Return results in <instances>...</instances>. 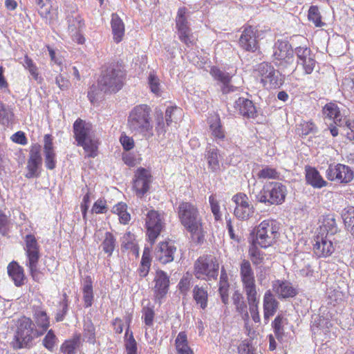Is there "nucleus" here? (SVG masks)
I'll return each instance as SVG.
<instances>
[{"label":"nucleus","instance_id":"f257e3e1","mask_svg":"<svg viewBox=\"0 0 354 354\" xmlns=\"http://www.w3.org/2000/svg\"><path fill=\"white\" fill-rule=\"evenodd\" d=\"M178 218L185 231L189 234V239L195 244H202L205 241V232L203 218L197 207L191 203L183 202L178 207Z\"/></svg>","mask_w":354,"mask_h":354},{"label":"nucleus","instance_id":"f03ea898","mask_svg":"<svg viewBox=\"0 0 354 354\" xmlns=\"http://www.w3.org/2000/svg\"><path fill=\"white\" fill-rule=\"evenodd\" d=\"M280 223L274 219L261 221L252 231L253 243L262 248L272 246L277 241L279 233Z\"/></svg>","mask_w":354,"mask_h":354},{"label":"nucleus","instance_id":"7ed1b4c3","mask_svg":"<svg viewBox=\"0 0 354 354\" xmlns=\"http://www.w3.org/2000/svg\"><path fill=\"white\" fill-rule=\"evenodd\" d=\"M125 75L122 66L110 65L102 72L98 80L99 89L105 93L118 92L123 86Z\"/></svg>","mask_w":354,"mask_h":354},{"label":"nucleus","instance_id":"20e7f679","mask_svg":"<svg viewBox=\"0 0 354 354\" xmlns=\"http://www.w3.org/2000/svg\"><path fill=\"white\" fill-rule=\"evenodd\" d=\"M75 138L77 145L83 147L88 157L97 156V142L91 136L92 124L78 119L73 124Z\"/></svg>","mask_w":354,"mask_h":354},{"label":"nucleus","instance_id":"39448f33","mask_svg":"<svg viewBox=\"0 0 354 354\" xmlns=\"http://www.w3.org/2000/svg\"><path fill=\"white\" fill-rule=\"evenodd\" d=\"M287 194L286 186L281 183L272 181L264 184L262 189L256 195V201L268 205H281Z\"/></svg>","mask_w":354,"mask_h":354},{"label":"nucleus","instance_id":"423d86ee","mask_svg":"<svg viewBox=\"0 0 354 354\" xmlns=\"http://www.w3.org/2000/svg\"><path fill=\"white\" fill-rule=\"evenodd\" d=\"M151 109L146 104L135 106L129 113L128 126L135 133H146L152 129L150 118Z\"/></svg>","mask_w":354,"mask_h":354},{"label":"nucleus","instance_id":"0eeeda50","mask_svg":"<svg viewBox=\"0 0 354 354\" xmlns=\"http://www.w3.org/2000/svg\"><path fill=\"white\" fill-rule=\"evenodd\" d=\"M24 241V250L26 256V266L28 268L33 280L39 281L41 278L39 269V261L41 257L39 245L33 234H27Z\"/></svg>","mask_w":354,"mask_h":354},{"label":"nucleus","instance_id":"6e6552de","mask_svg":"<svg viewBox=\"0 0 354 354\" xmlns=\"http://www.w3.org/2000/svg\"><path fill=\"white\" fill-rule=\"evenodd\" d=\"M294 51L287 41L278 40L274 46L273 62L281 72L293 68Z\"/></svg>","mask_w":354,"mask_h":354},{"label":"nucleus","instance_id":"1a4fd4ad","mask_svg":"<svg viewBox=\"0 0 354 354\" xmlns=\"http://www.w3.org/2000/svg\"><path fill=\"white\" fill-rule=\"evenodd\" d=\"M17 329L12 342L16 349L29 346V344L36 336L35 325L32 321L26 317L20 318L17 322Z\"/></svg>","mask_w":354,"mask_h":354},{"label":"nucleus","instance_id":"9d476101","mask_svg":"<svg viewBox=\"0 0 354 354\" xmlns=\"http://www.w3.org/2000/svg\"><path fill=\"white\" fill-rule=\"evenodd\" d=\"M218 268L219 264L214 257L203 255L195 262V276L201 279H214L218 275Z\"/></svg>","mask_w":354,"mask_h":354},{"label":"nucleus","instance_id":"9b49d317","mask_svg":"<svg viewBox=\"0 0 354 354\" xmlns=\"http://www.w3.org/2000/svg\"><path fill=\"white\" fill-rule=\"evenodd\" d=\"M257 71L261 77V81L263 86L269 88H280L284 82V77L280 72L281 70L275 69L270 63L262 62L259 64Z\"/></svg>","mask_w":354,"mask_h":354},{"label":"nucleus","instance_id":"f8f14e48","mask_svg":"<svg viewBox=\"0 0 354 354\" xmlns=\"http://www.w3.org/2000/svg\"><path fill=\"white\" fill-rule=\"evenodd\" d=\"M189 17L185 7L178 9V37L187 47H192L196 44L197 38L189 28Z\"/></svg>","mask_w":354,"mask_h":354},{"label":"nucleus","instance_id":"ddd939ff","mask_svg":"<svg viewBox=\"0 0 354 354\" xmlns=\"http://www.w3.org/2000/svg\"><path fill=\"white\" fill-rule=\"evenodd\" d=\"M328 180L348 183L354 178V169L343 164L330 165L326 171Z\"/></svg>","mask_w":354,"mask_h":354},{"label":"nucleus","instance_id":"4468645a","mask_svg":"<svg viewBox=\"0 0 354 354\" xmlns=\"http://www.w3.org/2000/svg\"><path fill=\"white\" fill-rule=\"evenodd\" d=\"M236 204L234 214L241 221L249 220L254 213V207L249 201L248 196L243 193H239L232 197Z\"/></svg>","mask_w":354,"mask_h":354},{"label":"nucleus","instance_id":"2eb2a0df","mask_svg":"<svg viewBox=\"0 0 354 354\" xmlns=\"http://www.w3.org/2000/svg\"><path fill=\"white\" fill-rule=\"evenodd\" d=\"M314 241L313 251L319 258L330 256L335 250L337 241L336 237H331L330 235L324 236V234L317 235Z\"/></svg>","mask_w":354,"mask_h":354},{"label":"nucleus","instance_id":"dca6fc26","mask_svg":"<svg viewBox=\"0 0 354 354\" xmlns=\"http://www.w3.org/2000/svg\"><path fill=\"white\" fill-rule=\"evenodd\" d=\"M262 32L254 28L249 26L245 28L239 38L240 47L248 52H255L259 48V39Z\"/></svg>","mask_w":354,"mask_h":354},{"label":"nucleus","instance_id":"f3484780","mask_svg":"<svg viewBox=\"0 0 354 354\" xmlns=\"http://www.w3.org/2000/svg\"><path fill=\"white\" fill-rule=\"evenodd\" d=\"M145 225L149 240L153 244L163 228L162 218L158 212L151 210L147 214Z\"/></svg>","mask_w":354,"mask_h":354},{"label":"nucleus","instance_id":"a211bd4d","mask_svg":"<svg viewBox=\"0 0 354 354\" xmlns=\"http://www.w3.org/2000/svg\"><path fill=\"white\" fill-rule=\"evenodd\" d=\"M240 277L245 294L257 292L254 272L248 260H243L240 264Z\"/></svg>","mask_w":354,"mask_h":354},{"label":"nucleus","instance_id":"6ab92c4d","mask_svg":"<svg viewBox=\"0 0 354 354\" xmlns=\"http://www.w3.org/2000/svg\"><path fill=\"white\" fill-rule=\"evenodd\" d=\"M234 72H226L216 66H212L209 73L214 80L217 81L221 85V90L223 94H228L237 90V87L231 84L232 77Z\"/></svg>","mask_w":354,"mask_h":354},{"label":"nucleus","instance_id":"aec40b11","mask_svg":"<svg viewBox=\"0 0 354 354\" xmlns=\"http://www.w3.org/2000/svg\"><path fill=\"white\" fill-rule=\"evenodd\" d=\"M151 182V176L149 171L142 167L138 169L135 173L133 180V189L136 195L142 197L146 194L149 189Z\"/></svg>","mask_w":354,"mask_h":354},{"label":"nucleus","instance_id":"412c9836","mask_svg":"<svg viewBox=\"0 0 354 354\" xmlns=\"http://www.w3.org/2000/svg\"><path fill=\"white\" fill-rule=\"evenodd\" d=\"M176 250L175 245L171 243L161 242L156 249L155 256L160 263L165 264L174 260Z\"/></svg>","mask_w":354,"mask_h":354},{"label":"nucleus","instance_id":"4be33fe9","mask_svg":"<svg viewBox=\"0 0 354 354\" xmlns=\"http://www.w3.org/2000/svg\"><path fill=\"white\" fill-rule=\"evenodd\" d=\"M263 319L268 324L270 317L273 316L278 309L279 302L270 290H267L263 296Z\"/></svg>","mask_w":354,"mask_h":354},{"label":"nucleus","instance_id":"5701e85b","mask_svg":"<svg viewBox=\"0 0 354 354\" xmlns=\"http://www.w3.org/2000/svg\"><path fill=\"white\" fill-rule=\"evenodd\" d=\"M272 287L279 299L293 297L297 294V289L287 281L277 280L274 281Z\"/></svg>","mask_w":354,"mask_h":354},{"label":"nucleus","instance_id":"b1692460","mask_svg":"<svg viewBox=\"0 0 354 354\" xmlns=\"http://www.w3.org/2000/svg\"><path fill=\"white\" fill-rule=\"evenodd\" d=\"M234 108L243 117L254 118L257 117V109L253 102L244 97H239L234 102Z\"/></svg>","mask_w":354,"mask_h":354},{"label":"nucleus","instance_id":"393cba45","mask_svg":"<svg viewBox=\"0 0 354 354\" xmlns=\"http://www.w3.org/2000/svg\"><path fill=\"white\" fill-rule=\"evenodd\" d=\"M305 171L306 183L313 188L320 189L328 185V183L324 180L318 170L315 167L307 166L305 168Z\"/></svg>","mask_w":354,"mask_h":354},{"label":"nucleus","instance_id":"a878e982","mask_svg":"<svg viewBox=\"0 0 354 354\" xmlns=\"http://www.w3.org/2000/svg\"><path fill=\"white\" fill-rule=\"evenodd\" d=\"M44 141L46 166L48 169H53L55 167V153L54 152L53 146V138L51 135H45Z\"/></svg>","mask_w":354,"mask_h":354},{"label":"nucleus","instance_id":"bb28decb","mask_svg":"<svg viewBox=\"0 0 354 354\" xmlns=\"http://www.w3.org/2000/svg\"><path fill=\"white\" fill-rule=\"evenodd\" d=\"M154 290L157 296L160 297H163L167 292L169 288V277L162 270L157 271L154 278Z\"/></svg>","mask_w":354,"mask_h":354},{"label":"nucleus","instance_id":"cd10ccee","mask_svg":"<svg viewBox=\"0 0 354 354\" xmlns=\"http://www.w3.org/2000/svg\"><path fill=\"white\" fill-rule=\"evenodd\" d=\"M208 123L212 135L217 142L223 141L225 137V131L221 124L220 118L218 115L214 114L209 118Z\"/></svg>","mask_w":354,"mask_h":354},{"label":"nucleus","instance_id":"c85d7f7f","mask_svg":"<svg viewBox=\"0 0 354 354\" xmlns=\"http://www.w3.org/2000/svg\"><path fill=\"white\" fill-rule=\"evenodd\" d=\"M219 151L215 147H207L205 153L208 168L214 172L220 169Z\"/></svg>","mask_w":354,"mask_h":354},{"label":"nucleus","instance_id":"c756f323","mask_svg":"<svg viewBox=\"0 0 354 354\" xmlns=\"http://www.w3.org/2000/svg\"><path fill=\"white\" fill-rule=\"evenodd\" d=\"M8 273L13 280L15 286H21L24 284L25 279L24 269L17 263L12 262L8 265Z\"/></svg>","mask_w":354,"mask_h":354},{"label":"nucleus","instance_id":"7c9ffc66","mask_svg":"<svg viewBox=\"0 0 354 354\" xmlns=\"http://www.w3.org/2000/svg\"><path fill=\"white\" fill-rule=\"evenodd\" d=\"M323 115L329 120H333L334 123L338 126L342 124V117L339 109L335 103L329 102L326 104L322 110Z\"/></svg>","mask_w":354,"mask_h":354},{"label":"nucleus","instance_id":"2f4dec72","mask_svg":"<svg viewBox=\"0 0 354 354\" xmlns=\"http://www.w3.org/2000/svg\"><path fill=\"white\" fill-rule=\"evenodd\" d=\"M111 28L114 41L116 43L120 42L124 35V25L117 14H112Z\"/></svg>","mask_w":354,"mask_h":354},{"label":"nucleus","instance_id":"473e14b6","mask_svg":"<svg viewBox=\"0 0 354 354\" xmlns=\"http://www.w3.org/2000/svg\"><path fill=\"white\" fill-rule=\"evenodd\" d=\"M81 345V335L75 334L72 339L66 340L61 346L64 354H75L76 350Z\"/></svg>","mask_w":354,"mask_h":354},{"label":"nucleus","instance_id":"72a5a7b5","mask_svg":"<svg viewBox=\"0 0 354 354\" xmlns=\"http://www.w3.org/2000/svg\"><path fill=\"white\" fill-rule=\"evenodd\" d=\"M249 305V310L253 321L256 323L260 322V315L258 310L259 300L257 299V292L245 294Z\"/></svg>","mask_w":354,"mask_h":354},{"label":"nucleus","instance_id":"f704fd0d","mask_svg":"<svg viewBox=\"0 0 354 354\" xmlns=\"http://www.w3.org/2000/svg\"><path fill=\"white\" fill-rule=\"evenodd\" d=\"M207 291L203 287L196 286L193 290V297L202 309L207 305Z\"/></svg>","mask_w":354,"mask_h":354},{"label":"nucleus","instance_id":"c9c22d12","mask_svg":"<svg viewBox=\"0 0 354 354\" xmlns=\"http://www.w3.org/2000/svg\"><path fill=\"white\" fill-rule=\"evenodd\" d=\"M232 300L236 310L241 314H244L248 318L249 315L247 311V304L244 301L243 295L239 291H235L232 296Z\"/></svg>","mask_w":354,"mask_h":354},{"label":"nucleus","instance_id":"e433bc0d","mask_svg":"<svg viewBox=\"0 0 354 354\" xmlns=\"http://www.w3.org/2000/svg\"><path fill=\"white\" fill-rule=\"evenodd\" d=\"M84 340L90 344H94L95 342V326L91 319L84 320Z\"/></svg>","mask_w":354,"mask_h":354},{"label":"nucleus","instance_id":"4c0bfd02","mask_svg":"<svg viewBox=\"0 0 354 354\" xmlns=\"http://www.w3.org/2000/svg\"><path fill=\"white\" fill-rule=\"evenodd\" d=\"M323 227L327 232L326 236H331L335 237V234L338 231L336 221L333 215L326 216L323 221Z\"/></svg>","mask_w":354,"mask_h":354},{"label":"nucleus","instance_id":"58836bf2","mask_svg":"<svg viewBox=\"0 0 354 354\" xmlns=\"http://www.w3.org/2000/svg\"><path fill=\"white\" fill-rule=\"evenodd\" d=\"M151 266V259L149 252L147 250H145L142 259L140 261V267L138 270V274L140 277H146L149 271Z\"/></svg>","mask_w":354,"mask_h":354},{"label":"nucleus","instance_id":"ea45409f","mask_svg":"<svg viewBox=\"0 0 354 354\" xmlns=\"http://www.w3.org/2000/svg\"><path fill=\"white\" fill-rule=\"evenodd\" d=\"M101 246L103 251L107 254L108 256H111L115 247V239L111 233H105V237L101 244Z\"/></svg>","mask_w":354,"mask_h":354},{"label":"nucleus","instance_id":"a19ab883","mask_svg":"<svg viewBox=\"0 0 354 354\" xmlns=\"http://www.w3.org/2000/svg\"><path fill=\"white\" fill-rule=\"evenodd\" d=\"M280 174L274 168L266 166L257 174L259 179H279Z\"/></svg>","mask_w":354,"mask_h":354},{"label":"nucleus","instance_id":"79ce46f5","mask_svg":"<svg viewBox=\"0 0 354 354\" xmlns=\"http://www.w3.org/2000/svg\"><path fill=\"white\" fill-rule=\"evenodd\" d=\"M125 348L127 354H137V343L133 337V333H129L128 327L125 333Z\"/></svg>","mask_w":354,"mask_h":354},{"label":"nucleus","instance_id":"37998d69","mask_svg":"<svg viewBox=\"0 0 354 354\" xmlns=\"http://www.w3.org/2000/svg\"><path fill=\"white\" fill-rule=\"evenodd\" d=\"M308 19L312 21L316 27H322L324 23L322 21V16L319 8L316 6H311L308 10Z\"/></svg>","mask_w":354,"mask_h":354},{"label":"nucleus","instance_id":"c03bdc74","mask_svg":"<svg viewBox=\"0 0 354 354\" xmlns=\"http://www.w3.org/2000/svg\"><path fill=\"white\" fill-rule=\"evenodd\" d=\"M84 300L86 308L91 306L93 300V286L91 280L86 279L83 288Z\"/></svg>","mask_w":354,"mask_h":354},{"label":"nucleus","instance_id":"a18cd8bd","mask_svg":"<svg viewBox=\"0 0 354 354\" xmlns=\"http://www.w3.org/2000/svg\"><path fill=\"white\" fill-rule=\"evenodd\" d=\"M258 246L259 245H256L252 242V245L249 249V254L252 261L255 265H259L264 261L265 254L258 248Z\"/></svg>","mask_w":354,"mask_h":354},{"label":"nucleus","instance_id":"49530a36","mask_svg":"<svg viewBox=\"0 0 354 354\" xmlns=\"http://www.w3.org/2000/svg\"><path fill=\"white\" fill-rule=\"evenodd\" d=\"M178 354H194L188 345L187 335L184 332L178 333Z\"/></svg>","mask_w":354,"mask_h":354},{"label":"nucleus","instance_id":"de8ad7c7","mask_svg":"<svg viewBox=\"0 0 354 354\" xmlns=\"http://www.w3.org/2000/svg\"><path fill=\"white\" fill-rule=\"evenodd\" d=\"M316 61L314 59V56L310 58H308L307 59L303 60L299 63H297V65L296 68L292 71V72H295V71L299 68L300 66H301L302 69L304 71L305 75H308L312 73V72L314 70V68L315 66Z\"/></svg>","mask_w":354,"mask_h":354},{"label":"nucleus","instance_id":"09e8293b","mask_svg":"<svg viewBox=\"0 0 354 354\" xmlns=\"http://www.w3.org/2000/svg\"><path fill=\"white\" fill-rule=\"evenodd\" d=\"M192 279V274L189 272H187L183 276L178 283V290L181 294L186 295L187 293L190 289Z\"/></svg>","mask_w":354,"mask_h":354},{"label":"nucleus","instance_id":"8fccbe9b","mask_svg":"<svg viewBox=\"0 0 354 354\" xmlns=\"http://www.w3.org/2000/svg\"><path fill=\"white\" fill-rule=\"evenodd\" d=\"M68 29L71 32H75L82 26V20L77 13H73L67 17Z\"/></svg>","mask_w":354,"mask_h":354},{"label":"nucleus","instance_id":"3c124183","mask_svg":"<svg viewBox=\"0 0 354 354\" xmlns=\"http://www.w3.org/2000/svg\"><path fill=\"white\" fill-rule=\"evenodd\" d=\"M35 317L38 326L41 327L44 330H46L49 326V319L46 312L41 310H36L35 313Z\"/></svg>","mask_w":354,"mask_h":354},{"label":"nucleus","instance_id":"603ef678","mask_svg":"<svg viewBox=\"0 0 354 354\" xmlns=\"http://www.w3.org/2000/svg\"><path fill=\"white\" fill-rule=\"evenodd\" d=\"M134 241V234H133L130 232H127L123 236L122 245L127 250L136 251L138 250V248Z\"/></svg>","mask_w":354,"mask_h":354},{"label":"nucleus","instance_id":"864d4df0","mask_svg":"<svg viewBox=\"0 0 354 354\" xmlns=\"http://www.w3.org/2000/svg\"><path fill=\"white\" fill-rule=\"evenodd\" d=\"M14 114L8 106L0 112V124L5 127H9L13 120Z\"/></svg>","mask_w":354,"mask_h":354},{"label":"nucleus","instance_id":"5fc2aeb1","mask_svg":"<svg viewBox=\"0 0 354 354\" xmlns=\"http://www.w3.org/2000/svg\"><path fill=\"white\" fill-rule=\"evenodd\" d=\"M342 216L346 227L354 225V207L345 208L342 212Z\"/></svg>","mask_w":354,"mask_h":354},{"label":"nucleus","instance_id":"6e6d98bb","mask_svg":"<svg viewBox=\"0 0 354 354\" xmlns=\"http://www.w3.org/2000/svg\"><path fill=\"white\" fill-rule=\"evenodd\" d=\"M272 326L276 337L279 340L283 334V317L280 315L277 316L272 322Z\"/></svg>","mask_w":354,"mask_h":354},{"label":"nucleus","instance_id":"4d7b16f0","mask_svg":"<svg viewBox=\"0 0 354 354\" xmlns=\"http://www.w3.org/2000/svg\"><path fill=\"white\" fill-rule=\"evenodd\" d=\"M148 82L151 92L157 95H160L161 90L160 80L158 77L153 73H150L148 77Z\"/></svg>","mask_w":354,"mask_h":354},{"label":"nucleus","instance_id":"13d9d810","mask_svg":"<svg viewBox=\"0 0 354 354\" xmlns=\"http://www.w3.org/2000/svg\"><path fill=\"white\" fill-rule=\"evenodd\" d=\"M295 54L297 56V63L313 57L310 48L306 46H299L295 48Z\"/></svg>","mask_w":354,"mask_h":354},{"label":"nucleus","instance_id":"bf43d9fd","mask_svg":"<svg viewBox=\"0 0 354 354\" xmlns=\"http://www.w3.org/2000/svg\"><path fill=\"white\" fill-rule=\"evenodd\" d=\"M209 202L210 204L211 211L214 216L215 220H221V214L220 212V205L218 201L216 199L214 195H211L209 197Z\"/></svg>","mask_w":354,"mask_h":354},{"label":"nucleus","instance_id":"052dcab7","mask_svg":"<svg viewBox=\"0 0 354 354\" xmlns=\"http://www.w3.org/2000/svg\"><path fill=\"white\" fill-rule=\"evenodd\" d=\"M56 337L52 330H50L43 339L44 346L49 351L54 348Z\"/></svg>","mask_w":354,"mask_h":354},{"label":"nucleus","instance_id":"680f3d73","mask_svg":"<svg viewBox=\"0 0 354 354\" xmlns=\"http://www.w3.org/2000/svg\"><path fill=\"white\" fill-rule=\"evenodd\" d=\"M142 317L146 325L151 326L153 323L154 311L149 307H144L142 309Z\"/></svg>","mask_w":354,"mask_h":354},{"label":"nucleus","instance_id":"e2e57ef3","mask_svg":"<svg viewBox=\"0 0 354 354\" xmlns=\"http://www.w3.org/2000/svg\"><path fill=\"white\" fill-rule=\"evenodd\" d=\"M228 289L229 283L228 281L219 282V293L222 299V301L226 304L228 302Z\"/></svg>","mask_w":354,"mask_h":354},{"label":"nucleus","instance_id":"0e129e2a","mask_svg":"<svg viewBox=\"0 0 354 354\" xmlns=\"http://www.w3.org/2000/svg\"><path fill=\"white\" fill-rule=\"evenodd\" d=\"M107 211V206L106 204V201L102 199H98L95 202L93 207L92 212L95 214H103Z\"/></svg>","mask_w":354,"mask_h":354},{"label":"nucleus","instance_id":"69168bd1","mask_svg":"<svg viewBox=\"0 0 354 354\" xmlns=\"http://www.w3.org/2000/svg\"><path fill=\"white\" fill-rule=\"evenodd\" d=\"M55 83L58 87L62 90H66L69 88L71 84L66 77H64L62 74H59L55 78Z\"/></svg>","mask_w":354,"mask_h":354},{"label":"nucleus","instance_id":"338daca9","mask_svg":"<svg viewBox=\"0 0 354 354\" xmlns=\"http://www.w3.org/2000/svg\"><path fill=\"white\" fill-rule=\"evenodd\" d=\"M41 162H35L32 161L28 162L27 168L28 169V174L26 176L28 178H33L37 175V169Z\"/></svg>","mask_w":354,"mask_h":354},{"label":"nucleus","instance_id":"774afa93","mask_svg":"<svg viewBox=\"0 0 354 354\" xmlns=\"http://www.w3.org/2000/svg\"><path fill=\"white\" fill-rule=\"evenodd\" d=\"M39 151V146H34L30 150V156L29 161H32L35 162H41V158L40 156Z\"/></svg>","mask_w":354,"mask_h":354}]
</instances>
